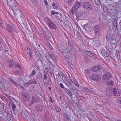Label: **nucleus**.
I'll return each mask as SVG.
<instances>
[{
	"instance_id": "obj_1",
	"label": "nucleus",
	"mask_w": 121,
	"mask_h": 121,
	"mask_svg": "<svg viewBox=\"0 0 121 121\" xmlns=\"http://www.w3.org/2000/svg\"><path fill=\"white\" fill-rule=\"evenodd\" d=\"M9 6L12 8V10L15 17L18 18L22 19L24 16L19 7L16 5L17 3L14 1L12 0L8 4Z\"/></svg>"
},
{
	"instance_id": "obj_2",
	"label": "nucleus",
	"mask_w": 121,
	"mask_h": 121,
	"mask_svg": "<svg viewBox=\"0 0 121 121\" xmlns=\"http://www.w3.org/2000/svg\"><path fill=\"white\" fill-rule=\"evenodd\" d=\"M106 39L108 42L111 44H115L116 42L115 36L114 35L108 33L106 35Z\"/></svg>"
},
{
	"instance_id": "obj_3",
	"label": "nucleus",
	"mask_w": 121,
	"mask_h": 121,
	"mask_svg": "<svg viewBox=\"0 0 121 121\" xmlns=\"http://www.w3.org/2000/svg\"><path fill=\"white\" fill-rule=\"evenodd\" d=\"M101 78L99 76L97 75L96 73L92 74L90 76V79L92 81H99L100 80Z\"/></svg>"
},
{
	"instance_id": "obj_4",
	"label": "nucleus",
	"mask_w": 121,
	"mask_h": 121,
	"mask_svg": "<svg viewBox=\"0 0 121 121\" xmlns=\"http://www.w3.org/2000/svg\"><path fill=\"white\" fill-rule=\"evenodd\" d=\"M101 28L99 25H96L94 27L95 36H100L101 35Z\"/></svg>"
},
{
	"instance_id": "obj_5",
	"label": "nucleus",
	"mask_w": 121,
	"mask_h": 121,
	"mask_svg": "<svg viewBox=\"0 0 121 121\" xmlns=\"http://www.w3.org/2000/svg\"><path fill=\"white\" fill-rule=\"evenodd\" d=\"M112 76L109 72H107L104 74L102 77V79L104 82H106L109 80Z\"/></svg>"
},
{
	"instance_id": "obj_6",
	"label": "nucleus",
	"mask_w": 121,
	"mask_h": 121,
	"mask_svg": "<svg viewBox=\"0 0 121 121\" xmlns=\"http://www.w3.org/2000/svg\"><path fill=\"white\" fill-rule=\"evenodd\" d=\"M82 8L85 9L90 10L92 9L91 4L89 2H85L82 4Z\"/></svg>"
},
{
	"instance_id": "obj_7",
	"label": "nucleus",
	"mask_w": 121,
	"mask_h": 121,
	"mask_svg": "<svg viewBox=\"0 0 121 121\" xmlns=\"http://www.w3.org/2000/svg\"><path fill=\"white\" fill-rule=\"evenodd\" d=\"M112 93L115 96L118 97L121 94V90L117 88H114L112 89Z\"/></svg>"
},
{
	"instance_id": "obj_8",
	"label": "nucleus",
	"mask_w": 121,
	"mask_h": 121,
	"mask_svg": "<svg viewBox=\"0 0 121 121\" xmlns=\"http://www.w3.org/2000/svg\"><path fill=\"white\" fill-rule=\"evenodd\" d=\"M45 57L46 58L47 60L50 63L52 64L54 63L55 60H54V56L53 55H49V54L46 55L45 56Z\"/></svg>"
},
{
	"instance_id": "obj_9",
	"label": "nucleus",
	"mask_w": 121,
	"mask_h": 121,
	"mask_svg": "<svg viewBox=\"0 0 121 121\" xmlns=\"http://www.w3.org/2000/svg\"><path fill=\"white\" fill-rule=\"evenodd\" d=\"M22 97L24 100L28 102L30 99L29 95L26 92H24L22 94Z\"/></svg>"
},
{
	"instance_id": "obj_10",
	"label": "nucleus",
	"mask_w": 121,
	"mask_h": 121,
	"mask_svg": "<svg viewBox=\"0 0 121 121\" xmlns=\"http://www.w3.org/2000/svg\"><path fill=\"white\" fill-rule=\"evenodd\" d=\"M83 28L88 32H91L93 30V27L90 24H86L84 25L83 26Z\"/></svg>"
},
{
	"instance_id": "obj_11",
	"label": "nucleus",
	"mask_w": 121,
	"mask_h": 121,
	"mask_svg": "<svg viewBox=\"0 0 121 121\" xmlns=\"http://www.w3.org/2000/svg\"><path fill=\"white\" fill-rule=\"evenodd\" d=\"M101 54L102 56L104 57L105 58L109 61L110 59L109 56V54L107 51L105 49H102L101 51Z\"/></svg>"
},
{
	"instance_id": "obj_12",
	"label": "nucleus",
	"mask_w": 121,
	"mask_h": 121,
	"mask_svg": "<svg viewBox=\"0 0 121 121\" xmlns=\"http://www.w3.org/2000/svg\"><path fill=\"white\" fill-rule=\"evenodd\" d=\"M6 30L9 33H13V27L10 24H8L6 25Z\"/></svg>"
},
{
	"instance_id": "obj_13",
	"label": "nucleus",
	"mask_w": 121,
	"mask_h": 121,
	"mask_svg": "<svg viewBox=\"0 0 121 121\" xmlns=\"http://www.w3.org/2000/svg\"><path fill=\"white\" fill-rule=\"evenodd\" d=\"M63 117L64 121H71L70 117L65 112L63 114Z\"/></svg>"
},
{
	"instance_id": "obj_14",
	"label": "nucleus",
	"mask_w": 121,
	"mask_h": 121,
	"mask_svg": "<svg viewBox=\"0 0 121 121\" xmlns=\"http://www.w3.org/2000/svg\"><path fill=\"white\" fill-rule=\"evenodd\" d=\"M105 93L107 96L109 97L111 96L112 93V89H111L109 87L107 88L106 89Z\"/></svg>"
},
{
	"instance_id": "obj_15",
	"label": "nucleus",
	"mask_w": 121,
	"mask_h": 121,
	"mask_svg": "<svg viewBox=\"0 0 121 121\" xmlns=\"http://www.w3.org/2000/svg\"><path fill=\"white\" fill-rule=\"evenodd\" d=\"M76 19L78 20H79L82 19L83 17V13L82 12H80L77 13L76 14Z\"/></svg>"
},
{
	"instance_id": "obj_16",
	"label": "nucleus",
	"mask_w": 121,
	"mask_h": 121,
	"mask_svg": "<svg viewBox=\"0 0 121 121\" xmlns=\"http://www.w3.org/2000/svg\"><path fill=\"white\" fill-rule=\"evenodd\" d=\"M22 117L26 121H28L29 117L27 115L24 113V112H22L21 113Z\"/></svg>"
},
{
	"instance_id": "obj_17",
	"label": "nucleus",
	"mask_w": 121,
	"mask_h": 121,
	"mask_svg": "<svg viewBox=\"0 0 121 121\" xmlns=\"http://www.w3.org/2000/svg\"><path fill=\"white\" fill-rule=\"evenodd\" d=\"M39 33L41 36L43 38L44 40L46 41H47L48 39L47 38V36L44 32L43 30H40L39 31Z\"/></svg>"
},
{
	"instance_id": "obj_18",
	"label": "nucleus",
	"mask_w": 121,
	"mask_h": 121,
	"mask_svg": "<svg viewBox=\"0 0 121 121\" xmlns=\"http://www.w3.org/2000/svg\"><path fill=\"white\" fill-rule=\"evenodd\" d=\"M49 28L52 29H55L56 30L57 29V27L56 25L53 22H52L48 25Z\"/></svg>"
},
{
	"instance_id": "obj_19",
	"label": "nucleus",
	"mask_w": 121,
	"mask_h": 121,
	"mask_svg": "<svg viewBox=\"0 0 121 121\" xmlns=\"http://www.w3.org/2000/svg\"><path fill=\"white\" fill-rule=\"evenodd\" d=\"M81 2L77 1L75 4V5L74 7L76 9H77L81 6Z\"/></svg>"
},
{
	"instance_id": "obj_20",
	"label": "nucleus",
	"mask_w": 121,
	"mask_h": 121,
	"mask_svg": "<svg viewBox=\"0 0 121 121\" xmlns=\"http://www.w3.org/2000/svg\"><path fill=\"white\" fill-rule=\"evenodd\" d=\"M93 44L94 46L97 47L99 46L100 42L98 40L94 39L93 40Z\"/></svg>"
},
{
	"instance_id": "obj_21",
	"label": "nucleus",
	"mask_w": 121,
	"mask_h": 121,
	"mask_svg": "<svg viewBox=\"0 0 121 121\" xmlns=\"http://www.w3.org/2000/svg\"><path fill=\"white\" fill-rule=\"evenodd\" d=\"M64 91H65L66 93H67L69 96L71 97H72V94L71 91L69 89L67 88H65L64 89Z\"/></svg>"
},
{
	"instance_id": "obj_22",
	"label": "nucleus",
	"mask_w": 121,
	"mask_h": 121,
	"mask_svg": "<svg viewBox=\"0 0 121 121\" xmlns=\"http://www.w3.org/2000/svg\"><path fill=\"white\" fill-rule=\"evenodd\" d=\"M43 109V107L41 105H38L35 107V110L37 111H41Z\"/></svg>"
},
{
	"instance_id": "obj_23",
	"label": "nucleus",
	"mask_w": 121,
	"mask_h": 121,
	"mask_svg": "<svg viewBox=\"0 0 121 121\" xmlns=\"http://www.w3.org/2000/svg\"><path fill=\"white\" fill-rule=\"evenodd\" d=\"M45 22L48 26L52 22L51 20L48 17H45L44 18Z\"/></svg>"
},
{
	"instance_id": "obj_24",
	"label": "nucleus",
	"mask_w": 121,
	"mask_h": 121,
	"mask_svg": "<svg viewBox=\"0 0 121 121\" xmlns=\"http://www.w3.org/2000/svg\"><path fill=\"white\" fill-rule=\"evenodd\" d=\"M29 82L30 85L32 84H37V82L36 80L34 79H31L30 80Z\"/></svg>"
},
{
	"instance_id": "obj_25",
	"label": "nucleus",
	"mask_w": 121,
	"mask_h": 121,
	"mask_svg": "<svg viewBox=\"0 0 121 121\" xmlns=\"http://www.w3.org/2000/svg\"><path fill=\"white\" fill-rule=\"evenodd\" d=\"M84 52L86 55L91 57L92 55V53H93L89 51H85Z\"/></svg>"
},
{
	"instance_id": "obj_26",
	"label": "nucleus",
	"mask_w": 121,
	"mask_h": 121,
	"mask_svg": "<svg viewBox=\"0 0 121 121\" xmlns=\"http://www.w3.org/2000/svg\"><path fill=\"white\" fill-rule=\"evenodd\" d=\"M103 9L104 12L107 13H109V10L108 7L105 5L103 6Z\"/></svg>"
},
{
	"instance_id": "obj_27",
	"label": "nucleus",
	"mask_w": 121,
	"mask_h": 121,
	"mask_svg": "<svg viewBox=\"0 0 121 121\" xmlns=\"http://www.w3.org/2000/svg\"><path fill=\"white\" fill-rule=\"evenodd\" d=\"M117 24H116L115 23V25H112V29L114 31H116L117 29V30H120L121 29V28L119 29H118V28H117Z\"/></svg>"
},
{
	"instance_id": "obj_28",
	"label": "nucleus",
	"mask_w": 121,
	"mask_h": 121,
	"mask_svg": "<svg viewBox=\"0 0 121 121\" xmlns=\"http://www.w3.org/2000/svg\"><path fill=\"white\" fill-rule=\"evenodd\" d=\"M62 73V72H60V73H58V74L56 75V78H55V77H54V78L56 80H60V78H61L60 75H61Z\"/></svg>"
},
{
	"instance_id": "obj_29",
	"label": "nucleus",
	"mask_w": 121,
	"mask_h": 121,
	"mask_svg": "<svg viewBox=\"0 0 121 121\" xmlns=\"http://www.w3.org/2000/svg\"><path fill=\"white\" fill-rule=\"evenodd\" d=\"M61 74V76L62 77V78L65 80L67 81L68 78L67 76L62 72Z\"/></svg>"
},
{
	"instance_id": "obj_30",
	"label": "nucleus",
	"mask_w": 121,
	"mask_h": 121,
	"mask_svg": "<svg viewBox=\"0 0 121 121\" xmlns=\"http://www.w3.org/2000/svg\"><path fill=\"white\" fill-rule=\"evenodd\" d=\"M36 73V71L35 69L33 70L31 72V73L29 75V77H31L35 75Z\"/></svg>"
},
{
	"instance_id": "obj_31",
	"label": "nucleus",
	"mask_w": 121,
	"mask_h": 121,
	"mask_svg": "<svg viewBox=\"0 0 121 121\" xmlns=\"http://www.w3.org/2000/svg\"><path fill=\"white\" fill-rule=\"evenodd\" d=\"M27 55L29 59H30L32 58V55L30 51V52H27Z\"/></svg>"
},
{
	"instance_id": "obj_32",
	"label": "nucleus",
	"mask_w": 121,
	"mask_h": 121,
	"mask_svg": "<svg viewBox=\"0 0 121 121\" xmlns=\"http://www.w3.org/2000/svg\"><path fill=\"white\" fill-rule=\"evenodd\" d=\"M33 50L34 51L35 53V54L37 55L38 56L39 55V54L40 53L39 52L38 49L36 48V47L35 48H33Z\"/></svg>"
},
{
	"instance_id": "obj_33",
	"label": "nucleus",
	"mask_w": 121,
	"mask_h": 121,
	"mask_svg": "<svg viewBox=\"0 0 121 121\" xmlns=\"http://www.w3.org/2000/svg\"><path fill=\"white\" fill-rule=\"evenodd\" d=\"M32 48H35L37 47V43L35 41H34L32 42Z\"/></svg>"
},
{
	"instance_id": "obj_34",
	"label": "nucleus",
	"mask_w": 121,
	"mask_h": 121,
	"mask_svg": "<svg viewBox=\"0 0 121 121\" xmlns=\"http://www.w3.org/2000/svg\"><path fill=\"white\" fill-rule=\"evenodd\" d=\"M60 71L58 69H55L54 70L53 72L54 75V74H55L56 75L58 73H60Z\"/></svg>"
},
{
	"instance_id": "obj_35",
	"label": "nucleus",
	"mask_w": 121,
	"mask_h": 121,
	"mask_svg": "<svg viewBox=\"0 0 121 121\" xmlns=\"http://www.w3.org/2000/svg\"><path fill=\"white\" fill-rule=\"evenodd\" d=\"M14 62L13 60L11 61L9 63V67L10 68H12L13 67Z\"/></svg>"
},
{
	"instance_id": "obj_36",
	"label": "nucleus",
	"mask_w": 121,
	"mask_h": 121,
	"mask_svg": "<svg viewBox=\"0 0 121 121\" xmlns=\"http://www.w3.org/2000/svg\"><path fill=\"white\" fill-rule=\"evenodd\" d=\"M67 81L65 82V84L68 87H69V86H71V84L73 83L71 82H69L67 80Z\"/></svg>"
},
{
	"instance_id": "obj_37",
	"label": "nucleus",
	"mask_w": 121,
	"mask_h": 121,
	"mask_svg": "<svg viewBox=\"0 0 121 121\" xmlns=\"http://www.w3.org/2000/svg\"><path fill=\"white\" fill-rule=\"evenodd\" d=\"M77 9H76L74 7V6H73L71 10L70 13L72 14H73L75 12Z\"/></svg>"
},
{
	"instance_id": "obj_38",
	"label": "nucleus",
	"mask_w": 121,
	"mask_h": 121,
	"mask_svg": "<svg viewBox=\"0 0 121 121\" xmlns=\"http://www.w3.org/2000/svg\"><path fill=\"white\" fill-rule=\"evenodd\" d=\"M117 7H119L121 5V0H119L118 2H116L115 3Z\"/></svg>"
},
{
	"instance_id": "obj_39",
	"label": "nucleus",
	"mask_w": 121,
	"mask_h": 121,
	"mask_svg": "<svg viewBox=\"0 0 121 121\" xmlns=\"http://www.w3.org/2000/svg\"><path fill=\"white\" fill-rule=\"evenodd\" d=\"M96 69V71H99L101 70L102 68V67L100 65H97L95 66Z\"/></svg>"
},
{
	"instance_id": "obj_40",
	"label": "nucleus",
	"mask_w": 121,
	"mask_h": 121,
	"mask_svg": "<svg viewBox=\"0 0 121 121\" xmlns=\"http://www.w3.org/2000/svg\"><path fill=\"white\" fill-rule=\"evenodd\" d=\"M84 60L86 63H88L89 62V59L88 57L86 56H85L84 57Z\"/></svg>"
},
{
	"instance_id": "obj_41",
	"label": "nucleus",
	"mask_w": 121,
	"mask_h": 121,
	"mask_svg": "<svg viewBox=\"0 0 121 121\" xmlns=\"http://www.w3.org/2000/svg\"><path fill=\"white\" fill-rule=\"evenodd\" d=\"M44 53L42 52L41 53H40L39 54V55H38V56L39 58L41 57L42 58H43V57H45V56L44 55Z\"/></svg>"
},
{
	"instance_id": "obj_42",
	"label": "nucleus",
	"mask_w": 121,
	"mask_h": 121,
	"mask_svg": "<svg viewBox=\"0 0 121 121\" xmlns=\"http://www.w3.org/2000/svg\"><path fill=\"white\" fill-rule=\"evenodd\" d=\"M29 82L28 81L27 82L24 83V86L25 87H27L28 86L30 85V83H29Z\"/></svg>"
},
{
	"instance_id": "obj_43",
	"label": "nucleus",
	"mask_w": 121,
	"mask_h": 121,
	"mask_svg": "<svg viewBox=\"0 0 121 121\" xmlns=\"http://www.w3.org/2000/svg\"><path fill=\"white\" fill-rule=\"evenodd\" d=\"M55 108L57 112H60L61 111V108L59 107L55 106Z\"/></svg>"
},
{
	"instance_id": "obj_44",
	"label": "nucleus",
	"mask_w": 121,
	"mask_h": 121,
	"mask_svg": "<svg viewBox=\"0 0 121 121\" xmlns=\"http://www.w3.org/2000/svg\"><path fill=\"white\" fill-rule=\"evenodd\" d=\"M94 1L96 5L98 6H99L100 5V3L99 0H94Z\"/></svg>"
},
{
	"instance_id": "obj_45",
	"label": "nucleus",
	"mask_w": 121,
	"mask_h": 121,
	"mask_svg": "<svg viewBox=\"0 0 121 121\" xmlns=\"http://www.w3.org/2000/svg\"><path fill=\"white\" fill-rule=\"evenodd\" d=\"M106 84L108 86L109 85H113V82L112 81H109L108 82H107L106 83Z\"/></svg>"
},
{
	"instance_id": "obj_46",
	"label": "nucleus",
	"mask_w": 121,
	"mask_h": 121,
	"mask_svg": "<svg viewBox=\"0 0 121 121\" xmlns=\"http://www.w3.org/2000/svg\"><path fill=\"white\" fill-rule=\"evenodd\" d=\"M92 55L91 57L95 59H97V56L96 55L94 54L93 53H92Z\"/></svg>"
},
{
	"instance_id": "obj_47",
	"label": "nucleus",
	"mask_w": 121,
	"mask_h": 121,
	"mask_svg": "<svg viewBox=\"0 0 121 121\" xmlns=\"http://www.w3.org/2000/svg\"><path fill=\"white\" fill-rule=\"evenodd\" d=\"M14 73L16 75H19L20 73V71L19 70H17L15 71Z\"/></svg>"
},
{
	"instance_id": "obj_48",
	"label": "nucleus",
	"mask_w": 121,
	"mask_h": 121,
	"mask_svg": "<svg viewBox=\"0 0 121 121\" xmlns=\"http://www.w3.org/2000/svg\"><path fill=\"white\" fill-rule=\"evenodd\" d=\"M117 101L118 103L121 104V97H118L117 99Z\"/></svg>"
},
{
	"instance_id": "obj_49",
	"label": "nucleus",
	"mask_w": 121,
	"mask_h": 121,
	"mask_svg": "<svg viewBox=\"0 0 121 121\" xmlns=\"http://www.w3.org/2000/svg\"><path fill=\"white\" fill-rule=\"evenodd\" d=\"M51 14L52 15H53L55 14H58L59 13L58 12H55L54 11H52L51 12Z\"/></svg>"
},
{
	"instance_id": "obj_50",
	"label": "nucleus",
	"mask_w": 121,
	"mask_h": 121,
	"mask_svg": "<svg viewBox=\"0 0 121 121\" xmlns=\"http://www.w3.org/2000/svg\"><path fill=\"white\" fill-rule=\"evenodd\" d=\"M90 72L89 69H86L85 71V73L86 75L88 74Z\"/></svg>"
},
{
	"instance_id": "obj_51",
	"label": "nucleus",
	"mask_w": 121,
	"mask_h": 121,
	"mask_svg": "<svg viewBox=\"0 0 121 121\" xmlns=\"http://www.w3.org/2000/svg\"><path fill=\"white\" fill-rule=\"evenodd\" d=\"M120 54L119 51H117L115 54L116 56L117 57H119L120 56Z\"/></svg>"
},
{
	"instance_id": "obj_52",
	"label": "nucleus",
	"mask_w": 121,
	"mask_h": 121,
	"mask_svg": "<svg viewBox=\"0 0 121 121\" xmlns=\"http://www.w3.org/2000/svg\"><path fill=\"white\" fill-rule=\"evenodd\" d=\"M32 102H33V103L34 102H37V101L36 100V98L35 97H32Z\"/></svg>"
},
{
	"instance_id": "obj_53",
	"label": "nucleus",
	"mask_w": 121,
	"mask_h": 121,
	"mask_svg": "<svg viewBox=\"0 0 121 121\" xmlns=\"http://www.w3.org/2000/svg\"><path fill=\"white\" fill-rule=\"evenodd\" d=\"M5 43L4 42L1 38L0 37V44H2L4 45Z\"/></svg>"
},
{
	"instance_id": "obj_54",
	"label": "nucleus",
	"mask_w": 121,
	"mask_h": 121,
	"mask_svg": "<svg viewBox=\"0 0 121 121\" xmlns=\"http://www.w3.org/2000/svg\"><path fill=\"white\" fill-rule=\"evenodd\" d=\"M97 75L99 76L100 77V76L102 74V72L100 71H98L97 72Z\"/></svg>"
},
{
	"instance_id": "obj_55",
	"label": "nucleus",
	"mask_w": 121,
	"mask_h": 121,
	"mask_svg": "<svg viewBox=\"0 0 121 121\" xmlns=\"http://www.w3.org/2000/svg\"><path fill=\"white\" fill-rule=\"evenodd\" d=\"M48 68H46L44 70L43 74H47L48 73Z\"/></svg>"
},
{
	"instance_id": "obj_56",
	"label": "nucleus",
	"mask_w": 121,
	"mask_h": 121,
	"mask_svg": "<svg viewBox=\"0 0 121 121\" xmlns=\"http://www.w3.org/2000/svg\"><path fill=\"white\" fill-rule=\"evenodd\" d=\"M9 78L10 81L14 84H15L16 82L14 81L11 78Z\"/></svg>"
},
{
	"instance_id": "obj_57",
	"label": "nucleus",
	"mask_w": 121,
	"mask_h": 121,
	"mask_svg": "<svg viewBox=\"0 0 121 121\" xmlns=\"http://www.w3.org/2000/svg\"><path fill=\"white\" fill-rule=\"evenodd\" d=\"M47 45L49 48L50 49H52V46L49 43H47Z\"/></svg>"
},
{
	"instance_id": "obj_58",
	"label": "nucleus",
	"mask_w": 121,
	"mask_h": 121,
	"mask_svg": "<svg viewBox=\"0 0 121 121\" xmlns=\"http://www.w3.org/2000/svg\"><path fill=\"white\" fill-rule=\"evenodd\" d=\"M96 70L95 66L91 68L90 69L91 71H95V72H96Z\"/></svg>"
},
{
	"instance_id": "obj_59",
	"label": "nucleus",
	"mask_w": 121,
	"mask_h": 121,
	"mask_svg": "<svg viewBox=\"0 0 121 121\" xmlns=\"http://www.w3.org/2000/svg\"><path fill=\"white\" fill-rule=\"evenodd\" d=\"M12 108L13 110L14 111L15 110V109L16 108V106L15 104H13L12 106Z\"/></svg>"
},
{
	"instance_id": "obj_60",
	"label": "nucleus",
	"mask_w": 121,
	"mask_h": 121,
	"mask_svg": "<svg viewBox=\"0 0 121 121\" xmlns=\"http://www.w3.org/2000/svg\"><path fill=\"white\" fill-rule=\"evenodd\" d=\"M19 87H20L21 88V89H22V90L23 91H25L26 90L24 88V87L23 86H22L20 85L19 86Z\"/></svg>"
},
{
	"instance_id": "obj_61",
	"label": "nucleus",
	"mask_w": 121,
	"mask_h": 121,
	"mask_svg": "<svg viewBox=\"0 0 121 121\" xmlns=\"http://www.w3.org/2000/svg\"><path fill=\"white\" fill-rule=\"evenodd\" d=\"M52 5L54 8L56 9L57 8V6H56V5L54 3H53V4H52Z\"/></svg>"
},
{
	"instance_id": "obj_62",
	"label": "nucleus",
	"mask_w": 121,
	"mask_h": 121,
	"mask_svg": "<svg viewBox=\"0 0 121 121\" xmlns=\"http://www.w3.org/2000/svg\"><path fill=\"white\" fill-rule=\"evenodd\" d=\"M73 83L76 86H79L78 84L76 81H74L73 82Z\"/></svg>"
},
{
	"instance_id": "obj_63",
	"label": "nucleus",
	"mask_w": 121,
	"mask_h": 121,
	"mask_svg": "<svg viewBox=\"0 0 121 121\" xmlns=\"http://www.w3.org/2000/svg\"><path fill=\"white\" fill-rule=\"evenodd\" d=\"M47 74H43V78L45 80H47Z\"/></svg>"
},
{
	"instance_id": "obj_64",
	"label": "nucleus",
	"mask_w": 121,
	"mask_h": 121,
	"mask_svg": "<svg viewBox=\"0 0 121 121\" xmlns=\"http://www.w3.org/2000/svg\"><path fill=\"white\" fill-rule=\"evenodd\" d=\"M83 89L84 90L87 92H88L89 91V89L85 87H84Z\"/></svg>"
}]
</instances>
